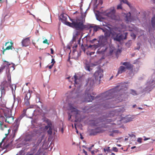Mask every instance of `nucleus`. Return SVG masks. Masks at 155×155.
Returning a JSON list of instances; mask_svg holds the SVG:
<instances>
[{
	"mask_svg": "<svg viewBox=\"0 0 155 155\" xmlns=\"http://www.w3.org/2000/svg\"><path fill=\"white\" fill-rule=\"evenodd\" d=\"M124 89V90H126L127 89L126 86L122 84H120L113 89L101 94L99 97L100 98L99 100L100 101V102H103V103L101 104V105L104 107L108 108V104H104V102H105L106 100L111 99L114 97L115 93H117L120 90H123Z\"/></svg>",
	"mask_w": 155,
	"mask_h": 155,
	"instance_id": "1",
	"label": "nucleus"
},
{
	"mask_svg": "<svg viewBox=\"0 0 155 155\" xmlns=\"http://www.w3.org/2000/svg\"><path fill=\"white\" fill-rule=\"evenodd\" d=\"M101 78H88L87 84L89 88L88 87L85 91L84 101L86 102H91L94 97L93 96L95 94L93 92L92 87L95 83L100 84Z\"/></svg>",
	"mask_w": 155,
	"mask_h": 155,
	"instance_id": "2",
	"label": "nucleus"
},
{
	"mask_svg": "<svg viewBox=\"0 0 155 155\" xmlns=\"http://www.w3.org/2000/svg\"><path fill=\"white\" fill-rule=\"evenodd\" d=\"M71 23L67 21L66 25L77 30L81 31L86 28V26L84 24L83 21L78 19L71 20Z\"/></svg>",
	"mask_w": 155,
	"mask_h": 155,
	"instance_id": "3",
	"label": "nucleus"
},
{
	"mask_svg": "<svg viewBox=\"0 0 155 155\" xmlns=\"http://www.w3.org/2000/svg\"><path fill=\"white\" fill-rule=\"evenodd\" d=\"M116 10L114 7L111 8L103 12V14L110 18L112 20H117L119 19V17L116 15Z\"/></svg>",
	"mask_w": 155,
	"mask_h": 155,
	"instance_id": "4",
	"label": "nucleus"
},
{
	"mask_svg": "<svg viewBox=\"0 0 155 155\" xmlns=\"http://www.w3.org/2000/svg\"><path fill=\"white\" fill-rule=\"evenodd\" d=\"M110 35L112 36V38L114 41H120L124 38H126V36L125 35L124 37V35L122 34H120L119 32H117L116 29H114L110 31Z\"/></svg>",
	"mask_w": 155,
	"mask_h": 155,
	"instance_id": "5",
	"label": "nucleus"
},
{
	"mask_svg": "<svg viewBox=\"0 0 155 155\" xmlns=\"http://www.w3.org/2000/svg\"><path fill=\"white\" fill-rule=\"evenodd\" d=\"M69 109L71 110L72 113L74 114L75 116L76 119L75 122H77L81 120V116L80 114V111L76 108L73 107L71 104H69Z\"/></svg>",
	"mask_w": 155,
	"mask_h": 155,
	"instance_id": "6",
	"label": "nucleus"
},
{
	"mask_svg": "<svg viewBox=\"0 0 155 155\" xmlns=\"http://www.w3.org/2000/svg\"><path fill=\"white\" fill-rule=\"evenodd\" d=\"M154 79H151L150 81L147 82V86L145 88V91H150L154 87L153 85L155 84V78Z\"/></svg>",
	"mask_w": 155,
	"mask_h": 155,
	"instance_id": "7",
	"label": "nucleus"
},
{
	"mask_svg": "<svg viewBox=\"0 0 155 155\" xmlns=\"http://www.w3.org/2000/svg\"><path fill=\"white\" fill-rule=\"evenodd\" d=\"M13 43L12 41L9 42V41L6 42L5 44V46H6L5 48H4V47H3V53L4 54V52L7 50H13V49L15 50V48L13 46Z\"/></svg>",
	"mask_w": 155,
	"mask_h": 155,
	"instance_id": "8",
	"label": "nucleus"
},
{
	"mask_svg": "<svg viewBox=\"0 0 155 155\" xmlns=\"http://www.w3.org/2000/svg\"><path fill=\"white\" fill-rule=\"evenodd\" d=\"M24 94L25 96V104L26 106L29 105L30 104L29 100L30 98L31 94L29 91L24 92Z\"/></svg>",
	"mask_w": 155,
	"mask_h": 155,
	"instance_id": "9",
	"label": "nucleus"
},
{
	"mask_svg": "<svg viewBox=\"0 0 155 155\" xmlns=\"http://www.w3.org/2000/svg\"><path fill=\"white\" fill-rule=\"evenodd\" d=\"M104 37L103 35H101L100 36V41L102 42L104 41V40L105 41V42L107 41V38L109 37L110 35V32H109L107 30H106L105 31H104Z\"/></svg>",
	"mask_w": 155,
	"mask_h": 155,
	"instance_id": "10",
	"label": "nucleus"
},
{
	"mask_svg": "<svg viewBox=\"0 0 155 155\" xmlns=\"http://www.w3.org/2000/svg\"><path fill=\"white\" fill-rule=\"evenodd\" d=\"M11 83V78H8L7 81L6 80L3 81L2 83V85L3 86V88H2V92L3 90H4V87H8V86L10 85Z\"/></svg>",
	"mask_w": 155,
	"mask_h": 155,
	"instance_id": "11",
	"label": "nucleus"
},
{
	"mask_svg": "<svg viewBox=\"0 0 155 155\" xmlns=\"http://www.w3.org/2000/svg\"><path fill=\"white\" fill-rule=\"evenodd\" d=\"M120 64H122L125 67V69H127L128 70L132 69L134 65L131 64L130 62H121L120 63Z\"/></svg>",
	"mask_w": 155,
	"mask_h": 155,
	"instance_id": "12",
	"label": "nucleus"
},
{
	"mask_svg": "<svg viewBox=\"0 0 155 155\" xmlns=\"http://www.w3.org/2000/svg\"><path fill=\"white\" fill-rule=\"evenodd\" d=\"M103 70L100 69L95 72L94 76L95 78H102L103 76Z\"/></svg>",
	"mask_w": 155,
	"mask_h": 155,
	"instance_id": "13",
	"label": "nucleus"
},
{
	"mask_svg": "<svg viewBox=\"0 0 155 155\" xmlns=\"http://www.w3.org/2000/svg\"><path fill=\"white\" fill-rule=\"evenodd\" d=\"M5 121L9 124H11L14 121V118L13 116L9 115H8L5 113Z\"/></svg>",
	"mask_w": 155,
	"mask_h": 155,
	"instance_id": "14",
	"label": "nucleus"
},
{
	"mask_svg": "<svg viewBox=\"0 0 155 155\" xmlns=\"http://www.w3.org/2000/svg\"><path fill=\"white\" fill-rule=\"evenodd\" d=\"M30 37H27L23 39L21 41L22 46L25 47L28 46L30 44Z\"/></svg>",
	"mask_w": 155,
	"mask_h": 155,
	"instance_id": "15",
	"label": "nucleus"
},
{
	"mask_svg": "<svg viewBox=\"0 0 155 155\" xmlns=\"http://www.w3.org/2000/svg\"><path fill=\"white\" fill-rule=\"evenodd\" d=\"M134 119V116H131L130 115H128L126 116L123 119V122L125 123L131 121Z\"/></svg>",
	"mask_w": 155,
	"mask_h": 155,
	"instance_id": "16",
	"label": "nucleus"
},
{
	"mask_svg": "<svg viewBox=\"0 0 155 155\" xmlns=\"http://www.w3.org/2000/svg\"><path fill=\"white\" fill-rule=\"evenodd\" d=\"M103 128H106L107 127L105 125H103L101 126V127H98L95 128L98 134L102 133L105 131V130L103 129Z\"/></svg>",
	"mask_w": 155,
	"mask_h": 155,
	"instance_id": "17",
	"label": "nucleus"
},
{
	"mask_svg": "<svg viewBox=\"0 0 155 155\" xmlns=\"http://www.w3.org/2000/svg\"><path fill=\"white\" fill-rule=\"evenodd\" d=\"M3 128H5V130H7L8 131V132L7 133L5 134V135L6 136H7L9 133L10 129H8V128H7L6 127V126L5 125H4L3 124V123L0 122V130H4V129H3Z\"/></svg>",
	"mask_w": 155,
	"mask_h": 155,
	"instance_id": "18",
	"label": "nucleus"
},
{
	"mask_svg": "<svg viewBox=\"0 0 155 155\" xmlns=\"http://www.w3.org/2000/svg\"><path fill=\"white\" fill-rule=\"evenodd\" d=\"M125 67L121 66L118 68V74H121L124 72L125 71Z\"/></svg>",
	"mask_w": 155,
	"mask_h": 155,
	"instance_id": "19",
	"label": "nucleus"
},
{
	"mask_svg": "<svg viewBox=\"0 0 155 155\" xmlns=\"http://www.w3.org/2000/svg\"><path fill=\"white\" fill-rule=\"evenodd\" d=\"M19 123L17 122H15L14 124V127L13 128V130L15 132H16L18 130L19 127Z\"/></svg>",
	"mask_w": 155,
	"mask_h": 155,
	"instance_id": "20",
	"label": "nucleus"
},
{
	"mask_svg": "<svg viewBox=\"0 0 155 155\" xmlns=\"http://www.w3.org/2000/svg\"><path fill=\"white\" fill-rule=\"evenodd\" d=\"M97 134L98 133L95 128L94 129H91L90 131L89 135L90 136L95 135Z\"/></svg>",
	"mask_w": 155,
	"mask_h": 155,
	"instance_id": "21",
	"label": "nucleus"
},
{
	"mask_svg": "<svg viewBox=\"0 0 155 155\" xmlns=\"http://www.w3.org/2000/svg\"><path fill=\"white\" fill-rule=\"evenodd\" d=\"M60 19L63 22L65 23L66 24V21L67 20V18L66 15H65L64 14L62 15H61Z\"/></svg>",
	"mask_w": 155,
	"mask_h": 155,
	"instance_id": "22",
	"label": "nucleus"
},
{
	"mask_svg": "<svg viewBox=\"0 0 155 155\" xmlns=\"http://www.w3.org/2000/svg\"><path fill=\"white\" fill-rule=\"evenodd\" d=\"M91 28H93V31L94 32H96L98 31L100 29H102L100 28L99 26L97 25H95L94 26H91Z\"/></svg>",
	"mask_w": 155,
	"mask_h": 155,
	"instance_id": "23",
	"label": "nucleus"
},
{
	"mask_svg": "<svg viewBox=\"0 0 155 155\" xmlns=\"http://www.w3.org/2000/svg\"><path fill=\"white\" fill-rule=\"evenodd\" d=\"M44 138V136H42L41 137H39L38 138V141L37 142V143L36 144V147L38 146L40 143L41 142L42 140Z\"/></svg>",
	"mask_w": 155,
	"mask_h": 155,
	"instance_id": "24",
	"label": "nucleus"
},
{
	"mask_svg": "<svg viewBox=\"0 0 155 155\" xmlns=\"http://www.w3.org/2000/svg\"><path fill=\"white\" fill-rule=\"evenodd\" d=\"M10 64H9V62L5 61L4 63L2 65V66L3 67V68H5V67H8Z\"/></svg>",
	"mask_w": 155,
	"mask_h": 155,
	"instance_id": "25",
	"label": "nucleus"
},
{
	"mask_svg": "<svg viewBox=\"0 0 155 155\" xmlns=\"http://www.w3.org/2000/svg\"><path fill=\"white\" fill-rule=\"evenodd\" d=\"M151 23L153 27L154 28L155 26V17H153L152 18Z\"/></svg>",
	"mask_w": 155,
	"mask_h": 155,
	"instance_id": "26",
	"label": "nucleus"
},
{
	"mask_svg": "<svg viewBox=\"0 0 155 155\" xmlns=\"http://www.w3.org/2000/svg\"><path fill=\"white\" fill-rule=\"evenodd\" d=\"M81 73L79 72L77 74H75V75L74 76V78H82V76Z\"/></svg>",
	"mask_w": 155,
	"mask_h": 155,
	"instance_id": "27",
	"label": "nucleus"
},
{
	"mask_svg": "<svg viewBox=\"0 0 155 155\" xmlns=\"http://www.w3.org/2000/svg\"><path fill=\"white\" fill-rule=\"evenodd\" d=\"M104 152L106 153V154H107V153L111 152V150L110 149V147H108L106 149L104 148Z\"/></svg>",
	"mask_w": 155,
	"mask_h": 155,
	"instance_id": "28",
	"label": "nucleus"
},
{
	"mask_svg": "<svg viewBox=\"0 0 155 155\" xmlns=\"http://www.w3.org/2000/svg\"><path fill=\"white\" fill-rule=\"evenodd\" d=\"M54 127H50L49 130L47 131V133L48 134L51 135L52 133V130Z\"/></svg>",
	"mask_w": 155,
	"mask_h": 155,
	"instance_id": "29",
	"label": "nucleus"
},
{
	"mask_svg": "<svg viewBox=\"0 0 155 155\" xmlns=\"http://www.w3.org/2000/svg\"><path fill=\"white\" fill-rule=\"evenodd\" d=\"M46 123L47 125L50 127H53L52 126V124L51 120L48 119L46 120Z\"/></svg>",
	"mask_w": 155,
	"mask_h": 155,
	"instance_id": "30",
	"label": "nucleus"
},
{
	"mask_svg": "<svg viewBox=\"0 0 155 155\" xmlns=\"http://www.w3.org/2000/svg\"><path fill=\"white\" fill-rule=\"evenodd\" d=\"M79 32H78V31H77V32L75 33V35H74L72 40L73 41H75L76 39L77 38V36L79 34Z\"/></svg>",
	"mask_w": 155,
	"mask_h": 155,
	"instance_id": "31",
	"label": "nucleus"
},
{
	"mask_svg": "<svg viewBox=\"0 0 155 155\" xmlns=\"http://www.w3.org/2000/svg\"><path fill=\"white\" fill-rule=\"evenodd\" d=\"M126 21H127V22L129 21H131V16H130V14H129V15L128 17H127V16H126Z\"/></svg>",
	"mask_w": 155,
	"mask_h": 155,
	"instance_id": "32",
	"label": "nucleus"
},
{
	"mask_svg": "<svg viewBox=\"0 0 155 155\" xmlns=\"http://www.w3.org/2000/svg\"><path fill=\"white\" fill-rule=\"evenodd\" d=\"M85 69L86 70L89 71H91V70H92V69L90 68V66L88 65H86Z\"/></svg>",
	"mask_w": 155,
	"mask_h": 155,
	"instance_id": "33",
	"label": "nucleus"
},
{
	"mask_svg": "<svg viewBox=\"0 0 155 155\" xmlns=\"http://www.w3.org/2000/svg\"><path fill=\"white\" fill-rule=\"evenodd\" d=\"M10 87L11 88L12 91H13L14 90L13 87H14L15 91V90L16 88V85L14 84L11 85L10 84Z\"/></svg>",
	"mask_w": 155,
	"mask_h": 155,
	"instance_id": "34",
	"label": "nucleus"
},
{
	"mask_svg": "<svg viewBox=\"0 0 155 155\" xmlns=\"http://www.w3.org/2000/svg\"><path fill=\"white\" fill-rule=\"evenodd\" d=\"M122 4L121 3V2H120V3L117 6V9H122Z\"/></svg>",
	"mask_w": 155,
	"mask_h": 155,
	"instance_id": "35",
	"label": "nucleus"
},
{
	"mask_svg": "<svg viewBox=\"0 0 155 155\" xmlns=\"http://www.w3.org/2000/svg\"><path fill=\"white\" fill-rule=\"evenodd\" d=\"M131 93L134 95H137V94L136 91L133 90H131Z\"/></svg>",
	"mask_w": 155,
	"mask_h": 155,
	"instance_id": "36",
	"label": "nucleus"
},
{
	"mask_svg": "<svg viewBox=\"0 0 155 155\" xmlns=\"http://www.w3.org/2000/svg\"><path fill=\"white\" fill-rule=\"evenodd\" d=\"M74 82L75 83V84H78V81H80L81 78H74Z\"/></svg>",
	"mask_w": 155,
	"mask_h": 155,
	"instance_id": "37",
	"label": "nucleus"
},
{
	"mask_svg": "<svg viewBox=\"0 0 155 155\" xmlns=\"http://www.w3.org/2000/svg\"><path fill=\"white\" fill-rule=\"evenodd\" d=\"M78 47V45L77 44L75 45H74L73 47V52H74L75 51H76V48Z\"/></svg>",
	"mask_w": 155,
	"mask_h": 155,
	"instance_id": "38",
	"label": "nucleus"
},
{
	"mask_svg": "<svg viewBox=\"0 0 155 155\" xmlns=\"http://www.w3.org/2000/svg\"><path fill=\"white\" fill-rule=\"evenodd\" d=\"M114 120H112L111 119H107L106 120L105 122L106 123H108L112 121H114Z\"/></svg>",
	"mask_w": 155,
	"mask_h": 155,
	"instance_id": "39",
	"label": "nucleus"
},
{
	"mask_svg": "<svg viewBox=\"0 0 155 155\" xmlns=\"http://www.w3.org/2000/svg\"><path fill=\"white\" fill-rule=\"evenodd\" d=\"M112 150L113 151L116 152H117L118 151V149L116 147H113L112 148Z\"/></svg>",
	"mask_w": 155,
	"mask_h": 155,
	"instance_id": "40",
	"label": "nucleus"
},
{
	"mask_svg": "<svg viewBox=\"0 0 155 155\" xmlns=\"http://www.w3.org/2000/svg\"><path fill=\"white\" fill-rule=\"evenodd\" d=\"M26 110H27V109L24 110L23 113L21 115V117H24L25 115V113H26Z\"/></svg>",
	"mask_w": 155,
	"mask_h": 155,
	"instance_id": "41",
	"label": "nucleus"
},
{
	"mask_svg": "<svg viewBox=\"0 0 155 155\" xmlns=\"http://www.w3.org/2000/svg\"><path fill=\"white\" fill-rule=\"evenodd\" d=\"M43 43L47 44L48 45H49V43L48 42V40L47 39H45L43 42Z\"/></svg>",
	"mask_w": 155,
	"mask_h": 155,
	"instance_id": "42",
	"label": "nucleus"
},
{
	"mask_svg": "<svg viewBox=\"0 0 155 155\" xmlns=\"http://www.w3.org/2000/svg\"><path fill=\"white\" fill-rule=\"evenodd\" d=\"M4 68L2 66L1 67H0V74L2 73V72L3 69Z\"/></svg>",
	"mask_w": 155,
	"mask_h": 155,
	"instance_id": "43",
	"label": "nucleus"
},
{
	"mask_svg": "<svg viewBox=\"0 0 155 155\" xmlns=\"http://www.w3.org/2000/svg\"><path fill=\"white\" fill-rule=\"evenodd\" d=\"M142 139L141 138H138L137 141L138 142L141 143L142 142Z\"/></svg>",
	"mask_w": 155,
	"mask_h": 155,
	"instance_id": "44",
	"label": "nucleus"
},
{
	"mask_svg": "<svg viewBox=\"0 0 155 155\" xmlns=\"http://www.w3.org/2000/svg\"><path fill=\"white\" fill-rule=\"evenodd\" d=\"M129 136L130 137H135V135L133 134H129Z\"/></svg>",
	"mask_w": 155,
	"mask_h": 155,
	"instance_id": "45",
	"label": "nucleus"
},
{
	"mask_svg": "<svg viewBox=\"0 0 155 155\" xmlns=\"http://www.w3.org/2000/svg\"><path fill=\"white\" fill-rule=\"evenodd\" d=\"M111 132H112L114 133H119V131L118 130H113Z\"/></svg>",
	"mask_w": 155,
	"mask_h": 155,
	"instance_id": "46",
	"label": "nucleus"
},
{
	"mask_svg": "<svg viewBox=\"0 0 155 155\" xmlns=\"http://www.w3.org/2000/svg\"><path fill=\"white\" fill-rule=\"evenodd\" d=\"M94 146V145H92L91 147H89L87 149L89 151H91V150L92 149V148Z\"/></svg>",
	"mask_w": 155,
	"mask_h": 155,
	"instance_id": "47",
	"label": "nucleus"
},
{
	"mask_svg": "<svg viewBox=\"0 0 155 155\" xmlns=\"http://www.w3.org/2000/svg\"><path fill=\"white\" fill-rule=\"evenodd\" d=\"M55 63V61H54V59H52L51 60V63L52 64L54 65V63Z\"/></svg>",
	"mask_w": 155,
	"mask_h": 155,
	"instance_id": "48",
	"label": "nucleus"
},
{
	"mask_svg": "<svg viewBox=\"0 0 155 155\" xmlns=\"http://www.w3.org/2000/svg\"><path fill=\"white\" fill-rule=\"evenodd\" d=\"M83 151L85 155H88L87 151H86L84 149L83 150Z\"/></svg>",
	"mask_w": 155,
	"mask_h": 155,
	"instance_id": "49",
	"label": "nucleus"
},
{
	"mask_svg": "<svg viewBox=\"0 0 155 155\" xmlns=\"http://www.w3.org/2000/svg\"><path fill=\"white\" fill-rule=\"evenodd\" d=\"M54 65L51 64L49 65L48 66V67L49 68V69H51L53 67Z\"/></svg>",
	"mask_w": 155,
	"mask_h": 155,
	"instance_id": "50",
	"label": "nucleus"
},
{
	"mask_svg": "<svg viewBox=\"0 0 155 155\" xmlns=\"http://www.w3.org/2000/svg\"><path fill=\"white\" fill-rule=\"evenodd\" d=\"M50 127H49L48 125H47L45 127V129L46 130H48V129H49L50 128Z\"/></svg>",
	"mask_w": 155,
	"mask_h": 155,
	"instance_id": "51",
	"label": "nucleus"
},
{
	"mask_svg": "<svg viewBox=\"0 0 155 155\" xmlns=\"http://www.w3.org/2000/svg\"><path fill=\"white\" fill-rule=\"evenodd\" d=\"M51 51V54H52L54 53V50L52 48H51L50 49Z\"/></svg>",
	"mask_w": 155,
	"mask_h": 155,
	"instance_id": "52",
	"label": "nucleus"
},
{
	"mask_svg": "<svg viewBox=\"0 0 155 155\" xmlns=\"http://www.w3.org/2000/svg\"><path fill=\"white\" fill-rule=\"evenodd\" d=\"M144 138V140L146 141L150 139L149 138H147L145 137H143Z\"/></svg>",
	"mask_w": 155,
	"mask_h": 155,
	"instance_id": "53",
	"label": "nucleus"
},
{
	"mask_svg": "<svg viewBox=\"0 0 155 155\" xmlns=\"http://www.w3.org/2000/svg\"><path fill=\"white\" fill-rule=\"evenodd\" d=\"M95 53V52H90L89 54L90 55H92V54H94Z\"/></svg>",
	"mask_w": 155,
	"mask_h": 155,
	"instance_id": "54",
	"label": "nucleus"
},
{
	"mask_svg": "<svg viewBox=\"0 0 155 155\" xmlns=\"http://www.w3.org/2000/svg\"><path fill=\"white\" fill-rule=\"evenodd\" d=\"M114 133H112V132H111V133L109 134V135L110 136H112V137H113L114 136Z\"/></svg>",
	"mask_w": 155,
	"mask_h": 155,
	"instance_id": "55",
	"label": "nucleus"
},
{
	"mask_svg": "<svg viewBox=\"0 0 155 155\" xmlns=\"http://www.w3.org/2000/svg\"><path fill=\"white\" fill-rule=\"evenodd\" d=\"M4 140V138L2 140V142L0 143V147H1V146H2V142H3V141Z\"/></svg>",
	"mask_w": 155,
	"mask_h": 155,
	"instance_id": "56",
	"label": "nucleus"
},
{
	"mask_svg": "<svg viewBox=\"0 0 155 155\" xmlns=\"http://www.w3.org/2000/svg\"><path fill=\"white\" fill-rule=\"evenodd\" d=\"M80 41H81V38L79 39L78 40V44H80Z\"/></svg>",
	"mask_w": 155,
	"mask_h": 155,
	"instance_id": "57",
	"label": "nucleus"
},
{
	"mask_svg": "<svg viewBox=\"0 0 155 155\" xmlns=\"http://www.w3.org/2000/svg\"><path fill=\"white\" fill-rule=\"evenodd\" d=\"M71 115H69V117H68V120H70L71 118Z\"/></svg>",
	"mask_w": 155,
	"mask_h": 155,
	"instance_id": "58",
	"label": "nucleus"
},
{
	"mask_svg": "<svg viewBox=\"0 0 155 155\" xmlns=\"http://www.w3.org/2000/svg\"><path fill=\"white\" fill-rule=\"evenodd\" d=\"M8 146V144L7 145H6L4 147V148H7Z\"/></svg>",
	"mask_w": 155,
	"mask_h": 155,
	"instance_id": "59",
	"label": "nucleus"
},
{
	"mask_svg": "<svg viewBox=\"0 0 155 155\" xmlns=\"http://www.w3.org/2000/svg\"><path fill=\"white\" fill-rule=\"evenodd\" d=\"M128 2V1H127V0H125V1H124L123 2L125 3H127V2Z\"/></svg>",
	"mask_w": 155,
	"mask_h": 155,
	"instance_id": "60",
	"label": "nucleus"
},
{
	"mask_svg": "<svg viewBox=\"0 0 155 155\" xmlns=\"http://www.w3.org/2000/svg\"><path fill=\"white\" fill-rule=\"evenodd\" d=\"M136 106H137V105L135 104L133 105L132 107L133 108H134V107H136Z\"/></svg>",
	"mask_w": 155,
	"mask_h": 155,
	"instance_id": "61",
	"label": "nucleus"
},
{
	"mask_svg": "<svg viewBox=\"0 0 155 155\" xmlns=\"http://www.w3.org/2000/svg\"><path fill=\"white\" fill-rule=\"evenodd\" d=\"M136 147V146H134V147H132L131 148V149H134V148H135Z\"/></svg>",
	"mask_w": 155,
	"mask_h": 155,
	"instance_id": "62",
	"label": "nucleus"
},
{
	"mask_svg": "<svg viewBox=\"0 0 155 155\" xmlns=\"http://www.w3.org/2000/svg\"><path fill=\"white\" fill-rule=\"evenodd\" d=\"M153 73L155 74V69H153L152 70Z\"/></svg>",
	"mask_w": 155,
	"mask_h": 155,
	"instance_id": "63",
	"label": "nucleus"
},
{
	"mask_svg": "<svg viewBox=\"0 0 155 155\" xmlns=\"http://www.w3.org/2000/svg\"><path fill=\"white\" fill-rule=\"evenodd\" d=\"M138 108L139 109H140V110H142L143 109L142 108H141V107H138Z\"/></svg>",
	"mask_w": 155,
	"mask_h": 155,
	"instance_id": "64",
	"label": "nucleus"
}]
</instances>
